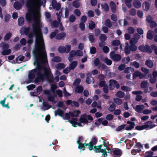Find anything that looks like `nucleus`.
<instances>
[{
  "instance_id": "obj_21",
  "label": "nucleus",
  "mask_w": 157,
  "mask_h": 157,
  "mask_svg": "<svg viewBox=\"0 0 157 157\" xmlns=\"http://www.w3.org/2000/svg\"><path fill=\"white\" fill-rule=\"evenodd\" d=\"M133 5L134 7L137 8H140L141 6V3L139 0H134Z\"/></svg>"
},
{
  "instance_id": "obj_55",
  "label": "nucleus",
  "mask_w": 157,
  "mask_h": 157,
  "mask_svg": "<svg viewBox=\"0 0 157 157\" xmlns=\"http://www.w3.org/2000/svg\"><path fill=\"white\" fill-rule=\"evenodd\" d=\"M61 5L59 3H58L57 4H56L55 5V6H54L53 5V9H56V10L57 11L59 10L61 8Z\"/></svg>"
},
{
  "instance_id": "obj_16",
  "label": "nucleus",
  "mask_w": 157,
  "mask_h": 157,
  "mask_svg": "<svg viewBox=\"0 0 157 157\" xmlns=\"http://www.w3.org/2000/svg\"><path fill=\"white\" fill-rule=\"evenodd\" d=\"M109 6L112 12L115 13L116 11V7L115 3L113 1H111L109 3Z\"/></svg>"
},
{
  "instance_id": "obj_37",
  "label": "nucleus",
  "mask_w": 157,
  "mask_h": 157,
  "mask_svg": "<svg viewBox=\"0 0 157 157\" xmlns=\"http://www.w3.org/2000/svg\"><path fill=\"white\" fill-rule=\"evenodd\" d=\"M124 93L121 91H118L116 94V96L119 98H122L124 96Z\"/></svg>"
},
{
  "instance_id": "obj_17",
  "label": "nucleus",
  "mask_w": 157,
  "mask_h": 157,
  "mask_svg": "<svg viewBox=\"0 0 157 157\" xmlns=\"http://www.w3.org/2000/svg\"><path fill=\"white\" fill-rule=\"evenodd\" d=\"M133 78H135L136 77H139L140 79L142 78L144 75L141 72L138 71H136L133 74Z\"/></svg>"
},
{
  "instance_id": "obj_8",
  "label": "nucleus",
  "mask_w": 157,
  "mask_h": 157,
  "mask_svg": "<svg viewBox=\"0 0 157 157\" xmlns=\"http://www.w3.org/2000/svg\"><path fill=\"white\" fill-rule=\"evenodd\" d=\"M102 146V144L98 146H94V150L95 153H102V156L103 157H106L108 155L107 151L105 149L101 148Z\"/></svg>"
},
{
  "instance_id": "obj_61",
  "label": "nucleus",
  "mask_w": 157,
  "mask_h": 157,
  "mask_svg": "<svg viewBox=\"0 0 157 157\" xmlns=\"http://www.w3.org/2000/svg\"><path fill=\"white\" fill-rule=\"evenodd\" d=\"M102 50L105 53H107L109 52V49L108 46H104Z\"/></svg>"
},
{
  "instance_id": "obj_43",
  "label": "nucleus",
  "mask_w": 157,
  "mask_h": 157,
  "mask_svg": "<svg viewBox=\"0 0 157 157\" xmlns=\"http://www.w3.org/2000/svg\"><path fill=\"white\" fill-rule=\"evenodd\" d=\"M65 67V65L64 63H58L56 66L57 69L59 70L61 69H63Z\"/></svg>"
},
{
  "instance_id": "obj_51",
  "label": "nucleus",
  "mask_w": 157,
  "mask_h": 157,
  "mask_svg": "<svg viewBox=\"0 0 157 157\" xmlns=\"http://www.w3.org/2000/svg\"><path fill=\"white\" fill-rule=\"evenodd\" d=\"M52 61L54 62H59L61 61V58L59 56H55L53 58Z\"/></svg>"
},
{
  "instance_id": "obj_4",
  "label": "nucleus",
  "mask_w": 157,
  "mask_h": 157,
  "mask_svg": "<svg viewBox=\"0 0 157 157\" xmlns=\"http://www.w3.org/2000/svg\"><path fill=\"white\" fill-rule=\"evenodd\" d=\"M51 71L50 69L45 68L44 73H42L40 71V75L38 77H36L34 80L35 83H38L39 82H44L47 79V78L50 75Z\"/></svg>"
},
{
  "instance_id": "obj_45",
  "label": "nucleus",
  "mask_w": 157,
  "mask_h": 157,
  "mask_svg": "<svg viewBox=\"0 0 157 157\" xmlns=\"http://www.w3.org/2000/svg\"><path fill=\"white\" fill-rule=\"evenodd\" d=\"M105 24L106 26L108 28H110L111 27L112 24L109 19H107L105 21Z\"/></svg>"
},
{
  "instance_id": "obj_53",
  "label": "nucleus",
  "mask_w": 157,
  "mask_h": 157,
  "mask_svg": "<svg viewBox=\"0 0 157 157\" xmlns=\"http://www.w3.org/2000/svg\"><path fill=\"white\" fill-rule=\"evenodd\" d=\"M48 100L49 101L55 103H56V101H55V100L53 96H52L51 95L48 96Z\"/></svg>"
},
{
  "instance_id": "obj_23",
  "label": "nucleus",
  "mask_w": 157,
  "mask_h": 157,
  "mask_svg": "<svg viewBox=\"0 0 157 157\" xmlns=\"http://www.w3.org/2000/svg\"><path fill=\"white\" fill-rule=\"evenodd\" d=\"M6 99V98H4L3 100H2L0 101V103L2 105V107L4 108H6L8 109H9L10 108V106H9V102H8L7 104H5V102Z\"/></svg>"
},
{
  "instance_id": "obj_20",
  "label": "nucleus",
  "mask_w": 157,
  "mask_h": 157,
  "mask_svg": "<svg viewBox=\"0 0 157 157\" xmlns=\"http://www.w3.org/2000/svg\"><path fill=\"white\" fill-rule=\"evenodd\" d=\"M144 108V105H137L135 108V110L139 113H141L143 112V110Z\"/></svg>"
},
{
  "instance_id": "obj_39",
  "label": "nucleus",
  "mask_w": 157,
  "mask_h": 157,
  "mask_svg": "<svg viewBox=\"0 0 157 157\" xmlns=\"http://www.w3.org/2000/svg\"><path fill=\"white\" fill-rule=\"evenodd\" d=\"M109 82H112L113 83V85L116 89H118L119 88L120 85L116 80L114 79H111L109 80Z\"/></svg>"
},
{
  "instance_id": "obj_9",
  "label": "nucleus",
  "mask_w": 157,
  "mask_h": 157,
  "mask_svg": "<svg viewBox=\"0 0 157 157\" xmlns=\"http://www.w3.org/2000/svg\"><path fill=\"white\" fill-rule=\"evenodd\" d=\"M94 64L95 67H98V68H101L102 69H105L107 66L104 63H101L99 59L98 58H96L94 61Z\"/></svg>"
},
{
  "instance_id": "obj_49",
  "label": "nucleus",
  "mask_w": 157,
  "mask_h": 157,
  "mask_svg": "<svg viewBox=\"0 0 157 157\" xmlns=\"http://www.w3.org/2000/svg\"><path fill=\"white\" fill-rule=\"evenodd\" d=\"M113 101L115 103L118 105H120L122 103V100L119 98H114L113 99Z\"/></svg>"
},
{
  "instance_id": "obj_7",
  "label": "nucleus",
  "mask_w": 157,
  "mask_h": 157,
  "mask_svg": "<svg viewBox=\"0 0 157 157\" xmlns=\"http://www.w3.org/2000/svg\"><path fill=\"white\" fill-rule=\"evenodd\" d=\"M41 68L40 67L37 66L36 68L32 70L29 72L28 75L29 79H34L36 76L35 74L38 77L40 75Z\"/></svg>"
},
{
  "instance_id": "obj_36",
  "label": "nucleus",
  "mask_w": 157,
  "mask_h": 157,
  "mask_svg": "<svg viewBox=\"0 0 157 157\" xmlns=\"http://www.w3.org/2000/svg\"><path fill=\"white\" fill-rule=\"evenodd\" d=\"M146 65L149 68H151L153 65V62L151 60H148L146 61Z\"/></svg>"
},
{
  "instance_id": "obj_27",
  "label": "nucleus",
  "mask_w": 157,
  "mask_h": 157,
  "mask_svg": "<svg viewBox=\"0 0 157 157\" xmlns=\"http://www.w3.org/2000/svg\"><path fill=\"white\" fill-rule=\"evenodd\" d=\"M72 120L70 121V123L72 124V125L74 127H77L76 125L77 124V121H78L77 118H72Z\"/></svg>"
},
{
  "instance_id": "obj_24",
  "label": "nucleus",
  "mask_w": 157,
  "mask_h": 157,
  "mask_svg": "<svg viewBox=\"0 0 157 157\" xmlns=\"http://www.w3.org/2000/svg\"><path fill=\"white\" fill-rule=\"evenodd\" d=\"M81 113L79 110H76L74 111V113L69 112V113L72 117H77L78 116L79 114Z\"/></svg>"
},
{
  "instance_id": "obj_62",
  "label": "nucleus",
  "mask_w": 157,
  "mask_h": 157,
  "mask_svg": "<svg viewBox=\"0 0 157 157\" xmlns=\"http://www.w3.org/2000/svg\"><path fill=\"white\" fill-rule=\"evenodd\" d=\"M126 126L125 124H122L117 127L116 129L117 131H119L124 129Z\"/></svg>"
},
{
  "instance_id": "obj_18",
  "label": "nucleus",
  "mask_w": 157,
  "mask_h": 157,
  "mask_svg": "<svg viewBox=\"0 0 157 157\" xmlns=\"http://www.w3.org/2000/svg\"><path fill=\"white\" fill-rule=\"evenodd\" d=\"M150 4L147 2H145L143 3L142 7L143 10L145 11H147L150 8Z\"/></svg>"
},
{
  "instance_id": "obj_14",
  "label": "nucleus",
  "mask_w": 157,
  "mask_h": 157,
  "mask_svg": "<svg viewBox=\"0 0 157 157\" xmlns=\"http://www.w3.org/2000/svg\"><path fill=\"white\" fill-rule=\"evenodd\" d=\"M28 9H29L28 8ZM34 10V9L33 10L32 12L31 11H29L28 10V11L29 12H31L32 14L27 13L26 15V20L29 22H30L32 21L33 17H34V13L33 12Z\"/></svg>"
},
{
  "instance_id": "obj_3",
  "label": "nucleus",
  "mask_w": 157,
  "mask_h": 157,
  "mask_svg": "<svg viewBox=\"0 0 157 157\" xmlns=\"http://www.w3.org/2000/svg\"><path fill=\"white\" fill-rule=\"evenodd\" d=\"M46 1V0H27L25 3V6L29 9V11H33L34 8L40 7L42 5L45 7Z\"/></svg>"
},
{
  "instance_id": "obj_25",
  "label": "nucleus",
  "mask_w": 157,
  "mask_h": 157,
  "mask_svg": "<svg viewBox=\"0 0 157 157\" xmlns=\"http://www.w3.org/2000/svg\"><path fill=\"white\" fill-rule=\"evenodd\" d=\"M25 20L23 17H19L18 19L17 23L19 26L23 25L24 24Z\"/></svg>"
},
{
  "instance_id": "obj_29",
  "label": "nucleus",
  "mask_w": 157,
  "mask_h": 157,
  "mask_svg": "<svg viewBox=\"0 0 157 157\" xmlns=\"http://www.w3.org/2000/svg\"><path fill=\"white\" fill-rule=\"evenodd\" d=\"M11 50L10 49L3 50L1 52V54L3 56L7 55L10 54L11 52Z\"/></svg>"
},
{
  "instance_id": "obj_47",
  "label": "nucleus",
  "mask_w": 157,
  "mask_h": 157,
  "mask_svg": "<svg viewBox=\"0 0 157 157\" xmlns=\"http://www.w3.org/2000/svg\"><path fill=\"white\" fill-rule=\"evenodd\" d=\"M135 125V123L128 121V130L133 128Z\"/></svg>"
},
{
  "instance_id": "obj_11",
  "label": "nucleus",
  "mask_w": 157,
  "mask_h": 157,
  "mask_svg": "<svg viewBox=\"0 0 157 157\" xmlns=\"http://www.w3.org/2000/svg\"><path fill=\"white\" fill-rule=\"evenodd\" d=\"M137 39L136 38H133L130 41V45L129 49L131 51H134L137 49V47L135 44L137 43Z\"/></svg>"
},
{
  "instance_id": "obj_40",
  "label": "nucleus",
  "mask_w": 157,
  "mask_h": 157,
  "mask_svg": "<svg viewBox=\"0 0 157 157\" xmlns=\"http://www.w3.org/2000/svg\"><path fill=\"white\" fill-rule=\"evenodd\" d=\"M43 105L45 110H48L52 107V106L48 105V103L46 101H44L43 102Z\"/></svg>"
},
{
  "instance_id": "obj_44",
  "label": "nucleus",
  "mask_w": 157,
  "mask_h": 157,
  "mask_svg": "<svg viewBox=\"0 0 157 157\" xmlns=\"http://www.w3.org/2000/svg\"><path fill=\"white\" fill-rule=\"evenodd\" d=\"M148 86V83L147 81H144L141 83V87L142 88H145Z\"/></svg>"
},
{
  "instance_id": "obj_58",
  "label": "nucleus",
  "mask_w": 157,
  "mask_h": 157,
  "mask_svg": "<svg viewBox=\"0 0 157 157\" xmlns=\"http://www.w3.org/2000/svg\"><path fill=\"white\" fill-rule=\"evenodd\" d=\"M76 20L75 16L73 14L71 15L69 18V21L71 22H74Z\"/></svg>"
},
{
  "instance_id": "obj_57",
  "label": "nucleus",
  "mask_w": 157,
  "mask_h": 157,
  "mask_svg": "<svg viewBox=\"0 0 157 157\" xmlns=\"http://www.w3.org/2000/svg\"><path fill=\"white\" fill-rule=\"evenodd\" d=\"M116 108V106L115 104H113L109 107L108 109L110 112H113L114 111Z\"/></svg>"
},
{
  "instance_id": "obj_12",
  "label": "nucleus",
  "mask_w": 157,
  "mask_h": 157,
  "mask_svg": "<svg viewBox=\"0 0 157 157\" xmlns=\"http://www.w3.org/2000/svg\"><path fill=\"white\" fill-rule=\"evenodd\" d=\"M139 49L143 52H147L149 53L152 52V51L150 47L147 45H141L139 47Z\"/></svg>"
},
{
  "instance_id": "obj_64",
  "label": "nucleus",
  "mask_w": 157,
  "mask_h": 157,
  "mask_svg": "<svg viewBox=\"0 0 157 157\" xmlns=\"http://www.w3.org/2000/svg\"><path fill=\"white\" fill-rule=\"evenodd\" d=\"M153 153L151 151L146 152L145 154V157H151L153 155Z\"/></svg>"
},
{
  "instance_id": "obj_52",
  "label": "nucleus",
  "mask_w": 157,
  "mask_h": 157,
  "mask_svg": "<svg viewBox=\"0 0 157 157\" xmlns=\"http://www.w3.org/2000/svg\"><path fill=\"white\" fill-rule=\"evenodd\" d=\"M88 38L89 40L90 41V43H92L94 42L95 38L92 35V34L89 35Z\"/></svg>"
},
{
  "instance_id": "obj_1",
  "label": "nucleus",
  "mask_w": 157,
  "mask_h": 157,
  "mask_svg": "<svg viewBox=\"0 0 157 157\" xmlns=\"http://www.w3.org/2000/svg\"><path fill=\"white\" fill-rule=\"evenodd\" d=\"M33 53L36 61L34 63V65L39 63V62L41 61L42 57L44 63H48L45 46L43 39L40 41H38L36 40L35 46L33 50Z\"/></svg>"
},
{
  "instance_id": "obj_5",
  "label": "nucleus",
  "mask_w": 157,
  "mask_h": 157,
  "mask_svg": "<svg viewBox=\"0 0 157 157\" xmlns=\"http://www.w3.org/2000/svg\"><path fill=\"white\" fill-rule=\"evenodd\" d=\"M45 15L46 21L47 22L49 23L52 28H57L59 26V22L56 20L52 21L51 18V15L49 12H45Z\"/></svg>"
},
{
  "instance_id": "obj_30",
  "label": "nucleus",
  "mask_w": 157,
  "mask_h": 157,
  "mask_svg": "<svg viewBox=\"0 0 157 157\" xmlns=\"http://www.w3.org/2000/svg\"><path fill=\"white\" fill-rule=\"evenodd\" d=\"M46 80L49 83H53L54 82V77L52 72L50 74V75L47 78Z\"/></svg>"
},
{
  "instance_id": "obj_50",
  "label": "nucleus",
  "mask_w": 157,
  "mask_h": 157,
  "mask_svg": "<svg viewBox=\"0 0 157 157\" xmlns=\"http://www.w3.org/2000/svg\"><path fill=\"white\" fill-rule=\"evenodd\" d=\"M12 36V34L10 33H6L4 37V40H9Z\"/></svg>"
},
{
  "instance_id": "obj_28",
  "label": "nucleus",
  "mask_w": 157,
  "mask_h": 157,
  "mask_svg": "<svg viewBox=\"0 0 157 157\" xmlns=\"http://www.w3.org/2000/svg\"><path fill=\"white\" fill-rule=\"evenodd\" d=\"M101 60L104 62L107 65L109 66H110L111 65L112 63V61L111 60L109 59L107 57H105L102 59Z\"/></svg>"
},
{
  "instance_id": "obj_54",
  "label": "nucleus",
  "mask_w": 157,
  "mask_h": 157,
  "mask_svg": "<svg viewBox=\"0 0 157 157\" xmlns=\"http://www.w3.org/2000/svg\"><path fill=\"white\" fill-rule=\"evenodd\" d=\"M72 5L74 7L76 8H78L80 6L79 2L76 1H75L73 2Z\"/></svg>"
},
{
  "instance_id": "obj_32",
  "label": "nucleus",
  "mask_w": 157,
  "mask_h": 157,
  "mask_svg": "<svg viewBox=\"0 0 157 157\" xmlns=\"http://www.w3.org/2000/svg\"><path fill=\"white\" fill-rule=\"evenodd\" d=\"M77 62L76 61H73L70 64L69 67L71 70H74L77 65Z\"/></svg>"
},
{
  "instance_id": "obj_42",
  "label": "nucleus",
  "mask_w": 157,
  "mask_h": 157,
  "mask_svg": "<svg viewBox=\"0 0 157 157\" xmlns=\"http://www.w3.org/2000/svg\"><path fill=\"white\" fill-rule=\"evenodd\" d=\"M58 29H55L54 32H52L50 34L49 36L50 38L51 39L54 38L56 36V35L58 33Z\"/></svg>"
},
{
  "instance_id": "obj_6",
  "label": "nucleus",
  "mask_w": 157,
  "mask_h": 157,
  "mask_svg": "<svg viewBox=\"0 0 157 157\" xmlns=\"http://www.w3.org/2000/svg\"><path fill=\"white\" fill-rule=\"evenodd\" d=\"M156 126V125L153 124L151 121H148L145 123L144 124L141 126H137L136 127V129L141 130L144 129H151Z\"/></svg>"
},
{
  "instance_id": "obj_2",
  "label": "nucleus",
  "mask_w": 157,
  "mask_h": 157,
  "mask_svg": "<svg viewBox=\"0 0 157 157\" xmlns=\"http://www.w3.org/2000/svg\"><path fill=\"white\" fill-rule=\"evenodd\" d=\"M36 15V17L35 19H38V21L32 24V26L33 32L29 34L28 37L29 39H33L34 36H35L37 39L38 36L42 35V31L40 26L39 21L41 14L40 13H37Z\"/></svg>"
},
{
  "instance_id": "obj_38",
  "label": "nucleus",
  "mask_w": 157,
  "mask_h": 157,
  "mask_svg": "<svg viewBox=\"0 0 157 157\" xmlns=\"http://www.w3.org/2000/svg\"><path fill=\"white\" fill-rule=\"evenodd\" d=\"M58 51L60 53H64L66 51V48L63 46H60L58 48Z\"/></svg>"
},
{
  "instance_id": "obj_22",
  "label": "nucleus",
  "mask_w": 157,
  "mask_h": 157,
  "mask_svg": "<svg viewBox=\"0 0 157 157\" xmlns=\"http://www.w3.org/2000/svg\"><path fill=\"white\" fill-rule=\"evenodd\" d=\"M66 35L65 32H62L57 34L56 36V39L58 40H61L64 38Z\"/></svg>"
},
{
  "instance_id": "obj_60",
  "label": "nucleus",
  "mask_w": 157,
  "mask_h": 157,
  "mask_svg": "<svg viewBox=\"0 0 157 157\" xmlns=\"http://www.w3.org/2000/svg\"><path fill=\"white\" fill-rule=\"evenodd\" d=\"M74 13L78 17H79L81 15V12L80 10L78 9H75V10Z\"/></svg>"
},
{
  "instance_id": "obj_56",
  "label": "nucleus",
  "mask_w": 157,
  "mask_h": 157,
  "mask_svg": "<svg viewBox=\"0 0 157 157\" xmlns=\"http://www.w3.org/2000/svg\"><path fill=\"white\" fill-rule=\"evenodd\" d=\"M96 52V49L94 47H92L90 48V52L91 54H94Z\"/></svg>"
},
{
  "instance_id": "obj_41",
  "label": "nucleus",
  "mask_w": 157,
  "mask_h": 157,
  "mask_svg": "<svg viewBox=\"0 0 157 157\" xmlns=\"http://www.w3.org/2000/svg\"><path fill=\"white\" fill-rule=\"evenodd\" d=\"M90 22L89 24V28L90 30H93L95 27L96 25L94 22L91 21H90Z\"/></svg>"
},
{
  "instance_id": "obj_59",
  "label": "nucleus",
  "mask_w": 157,
  "mask_h": 157,
  "mask_svg": "<svg viewBox=\"0 0 157 157\" xmlns=\"http://www.w3.org/2000/svg\"><path fill=\"white\" fill-rule=\"evenodd\" d=\"M141 70L142 71L144 72L145 75L148 74L149 72V70L146 68L141 67Z\"/></svg>"
},
{
  "instance_id": "obj_26",
  "label": "nucleus",
  "mask_w": 157,
  "mask_h": 157,
  "mask_svg": "<svg viewBox=\"0 0 157 157\" xmlns=\"http://www.w3.org/2000/svg\"><path fill=\"white\" fill-rule=\"evenodd\" d=\"M101 5L102 11L105 12H107L109 11V7L107 3H105L104 4H101Z\"/></svg>"
},
{
  "instance_id": "obj_48",
  "label": "nucleus",
  "mask_w": 157,
  "mask_h": 157,
  "mask_svg": "<svg viewBox=\"0 0 157 157\" xmlns=\"http://www.w3.org/2000/svg\"><path fill=\"white\" fill-rule=\"evenodd\" d=\"M120 44V41L117 40H115L112 42V45L114 46H118Z\"/></svg>"
},
{
  "instance_id": "obj_31",
  "label": "nucleus",
  "mask_w": 157,
  "mask_h": 157,
  "mask_svg": "<svg viewBox=\"0 0 157 157\" xmlns=\"http://www.w3.org/2000/svg\"><path fill=\"white\" fill-rule=\"evenodd\" d=\"M153 34L154 32L153 31L151 30H148L147 34V38L150 40L152 39L153 37Z\"/></svg>"
},
{
  "instance_id": "obj_46",
  "label": "nucleus",
  "mask_w": 157,
  "mask_h": 157,
  "mask_svg": "<svg viewBox=\"0 0 157 157\" xmlns=\"http://www.w3.org/2000/svg\"><path fill=\"white\" fill-rule=\"evenodd\" d=\"M99 38L100 41H105L107 39V37L105 34H101L100 35Z\"/></svg>"
},
{
  "instance_id": "obj_33",
  "label": "nucleus",
  "mask_w": 157,
  "mask_h": 157,
  "mask_svg": "<svg viewBox=\"0 0 157 157\" xmlns=\"http://www.w3.org/2000/svg\"><path fill=\"white\" fill-rule=\"evenodd\" d=\"M75 90L76 92L78 93H82L83 91V88L82 86H78L76 87Z\"/></svg>"
},
{
  "instance_id": "obj_19",
  "label": "nucleus",
  "mask_w": 157,
  "mask_h": 157,
  "mask_svg": "<svg viewBox=\"0 0 157 157\" xmlns=\"http://www.w3.org/2000/svg\"><path fill=\"white\" fill-rule=\"evenodd\" d=\"M23 6L20 2L16 1L15 2L13 5L14 8L17 10H19L21 9Z\"/></svg>"
},
{
  "instance_id": "obj_13",
  "label": "nucleus",
  "mask_w": 157,
  "mask_h": 157,
  "mask_svg": "<svg viewBox=\"0 0 157 157\" xmlns=\"http://www.w3.org/2000/svg\"><path fill=\"white\" fill-rule=\"evenodd\" d=\"M98 138L96 136H94L92 138L91 141L90 142V144L89 147V150L91 151L93 148V146L96 144L98 142Z\"/></svg>"
},
{
  "instance_id": "obj_34",
  "label": "nucleus",
  "mask_w": 157,
  "mask_h": 157,
  "mask_svg": "<svg viewBox=\"0 0 157 157\" xmlns=\"http://www.w3.org/2000/svg\"><path fill=\"white\" fill-rule=\"evenodd\" d=\"M121 56L119 54H116L114 57L112 59V60L114 61H119L121 60Z\"/></svg>"
},
{
  "instance_id": "obj_35",
  "label": "nucleus",
  "mask_w": 157,
  "mask_h": 157,
  "mask_svg": "<svg viewBox=\"0 0 157 157\" xmlns=\"http://www.w3.org/2000/svg\"><path fill=\"white\" fill-rule=\"evenodd\" d=\"M30 30V28L29 27H24L23 28L21 29V31L23 32L25 35H27L29 33Z\"/></svg>"
},
{
  "instance_id": "obj_15",
  "label": "nucleus",
  "mask_w": 157,
  "mask_h": 157,
  "mask_svg": "<svg viewBox=\"0 0 157 157\" xmlns=\"http://www.w3.org/2000/svg\"><path fill=\"white\" fill-rule=\"evenodd\" d=\"M87 116L86 113L82 115L80 117L79 119V121L81 123L87 124L88 123V121L86 119Z\"/></svg>"
},
{
  "instance_id": "obj_63",
  "label": "nucleus",
  "mask_w": 157,
  "mask_h": 157,
  "mask_svg": "<svg viewBox=\"0 0 157 157\" xmlns=\"http://www.w3.org/2000/svg\"><path fill=\"white\" fill-rule=\"evenodd\" d=\"M36 86L35 85L32 84L27 86V88L28 90H32Z\"/></svg>"
},
{
  "instance_id": "obj_10",
  "label": "nucleus",
  "mask_w": 157,
  "mask_h": 157,
  "mask_svg": "<svg viewBox=\"0 0 157 157\" xmlns=\"http://www.w3.org/2000/svg\"><path fill=\"white\" fill-rule=\"evenodd\" d=\"M122 154L121 150L118 148H115L112 150L110 152L111 156L113 157H120Z\"/></svg>"
}]
</instances>
